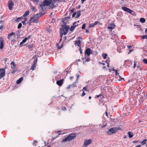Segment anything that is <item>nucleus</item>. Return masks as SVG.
Wrapping results in <instances>:
<instances>
[{"mask_svg":"<svg viewBox=\"0 0 147 147\" xmlns=\"http://www.w3.org/2000/svg\"><path fill=\"white\" fill-rule=\"evenodd\" d=\"M70 11L71 13H72L74 12V10L73 9H71Z\"/></svg>","mask_w":147,"mask_h":147,"instance_id":"62","label":"nucleus"},{"mask_svg":"<svg viewBox=\"0 0 147 147\" xmlns=\"http://www.w3.org/2000/svg\"><path fill=\"white\" fill-rule=\"evenodd\" d=\"M76 23V22H74V23L73 25L71 27L70 29V31H73L74 30V29L75 28L76 26H77L76 25H75Z\"/></svg>","mask_w":147,"mask_h":147,"instance_id":"14","label":"nucleus"},{"mask_svg":"<svg viewBox=\"0 0 147 147\" xmlns=\"http://www.w3.org/2000/svg\"><path fill=\"white\" fill-rule=\"evenodd\" d=\"M76 15V12H74L72 14V17H74Z\"/></svg>","mask_w":147,"mask_h":147,"instance_id":"45","label":"nucleus"},{"mask_svg":"<svg viewBox=\"0 0 147 147\" xmlns=\"http://www.w3.org/2000/svg\"><path fill=\"white\" fill-rule=\"evenodd\" d=\"M127 46V47L128 48H129V49H130L132 47V46H131L128 45Z\"/></svg>","mask_w":147,"mask_h":147,"instance_id":"58","label":"nucleus"},{"mask_svg":"<svg viewBox=\"0 0 147 147\" xmlns=\"http://www.w3.org/2000/svg\"><path fill=\"white\" fill-rule=\"evenodd\" d=\"M11 67L12 68L13 71H12L11 73L12 74H13L15 73L17 71L16 69V65L13 62H12L11 64Z\"/></svg>","mask_w":147,"mask_h":147,"instance_id":"5","label":"nucleus"},{"mask_svg":"<svg viewBox=\"0 0 147 147\" xmlns=\"http://www.w3.org/2000/svg\"><path fill=\"white\" fill-rule=\"evenodd\" d=\"M28 39V38H25L24 39H23L22 42H20V46L22 44L25 43L27 40Z\"/></svg>","mask_w":147,"mask_h":147,"instance_id":"17","label":"nucleus"},{"mask_svg":"<svg viewBox=\"0 0 147 147\" xmlns=\"http://www.w3.org/2000/svg\"><path fill=\"white\" fill-rule=\"evenodd\" d=\"M0 49H2L4 46V40L2 37L0 38Z\"/></svg>","mask_w":147,"mask_h":147,"instance_id":"9","label":"nucleus"},{"mask_svg":"<svg viewBox=\"0 0 147 147\" xmlns=\"http://www.w3.org/2000/svg\"><path fill=\"white\" fill-rule=\"evenodd\" d=\"M37 59H35L34 61V65H36V63L37 61Z\"/></svg>","mask_w":147,"mask_h":147,"instance_id":"44","label":"nucleus"},{"mask_svg":"<svg viewBox=\"0 0 147 147\" xmlns=\"http://www.w3.org/2000/svg\"><path fill=\"white\" fill-rule=\"evenodd\" d=\"M29 11H27L25 12L22 16L24 17H26L29 15Z\"/></svg>","mask_w":147,"mask_h":147,"instance_id":"18","label":"nucleus"},{"mask_svg":"<svg viewBox=\"0 0 147 147\" xmlns=\"http://www.w3.org/2000/svg\"><path fill=\"white\" fill-rule=\"evenodd\" d=\"M69 26H66L63 28L62 30H61L62 32L63 33V34L65 35L68 32L69 29Z\"/></svg>","mask_w":147,"mask_h":147,"instance_id":"6","label":"nucleus"},{"mask_svg":"<svg viewBox=\"0 0 147 147\" xmlns=\"http://www.w3.org/2000/svg\"><path fill=\"white\" fill-rule=\"evenodd\" d=\"M31 9L33 11H36V10L35 8V7L33 6H31Z\"/></svg>","mask_w":147,"mask_h":147,"instance_id":"32","label":"nucleus"},{"mask_svg":"<svg viewBox=\"0 0 147 147\" xmlns=\"http://www.w3.org/2000/svg\"><path fill=\"white\" fill-rule=\"evenodd\" d=\"M86 94V93H85L83 91V92L82 94V96H84Z\"/></svg>","mask_w":147,"mask_h":147,"instance_id":"53","label":"nucleus"},{"mask_svg":"<svg viewBox=\"0 0 147 147\" xmlns=\"http://www.w3.org/2000/svg\"><path fill=\"white\" fill-rule=\"evenodd\" d=\"M36 66V65H34H34L31 67V69H32V70H33L35 68Z\"/></svg>","mask_w":147,"mask_h":147,"instance_id":"35","label":"nucleus"},{"mask_svg":"<svg viewBox=\"0 0 147 147\" xmlns=\"http://www.w3.org/2000/svg\"><path fill=\"white\" fill-rule=\"evenodd\" d=\"M92 140L91 139L86 140H85L84 143V145L86 146L92 143Z\"/></svg>","mask_w":147,"mask_h":147,"instance_id":"8","label":"nucleus"},{"mask_svg":"<svg viewBox=\"0 0 147 147\" xmlns=\"http://www.w3.org/2000/svg\"><path fill=\"white\" fill-rule=\"evenodd\" d=\"M22 24L21 23H20L18 26V29H20L22 27Z\"/></svg>","mask_w":147,"mask_h":147,"instance_id":"39","label":"nucleus"},{"mask_svg":"<svg viewBox=\"0 0 147 147\" xmlns=\"http://www.w3.org/2000/svg\"><path fill=\"white\" fill-rule=\"evenodd\" d=\"M63 32H62L60 34V37L61 38L60 40L61 39V38L63 36Z\"/></svg>","mask_w":147,"mask_h":147,"instance_id":"49","label":"nucleus"},{"mask_svg":"<svg viewBox=\"0 0 147 147\" xmlns=\"http://www.w3.org/2000/svg\"><path fill=\"white\" fill-rule=\"evenodd\" d=\"M80 52L81 54H82V52L81 50V48H80Z\"/></svg>","mask_w":147,"mask_h":147,"instance_id":"56","label":"nucleus"},{"mask_svg":"<svg viewBox=\"0 0 147 147\" xmlns=\"http://www.w3.org/2000/svg\"><path fill=\"white\" fill-rule=\"evenodd\" d=\"M76 76L77 77V78L76 79V82H78V80L79 78L80 77V76L79 74H77L76 75Z\"/></svg>","mask_w":147,"mask_h":147,"instance_id":"42","label":"nucleus"},{"mask_svg":"<svg viewBox=\"0 0 147 147\" xmlns=\"http://www.w3.org/2000/svg\"><path fill=\"white\" fill-rule=\"evenodd\" d=\"M69 78L70 80H72L74 78V77L71 76Z\"/></svg>","mask_w":147,"mask_h":147,"instance_id":"55","label":"nucleus"},{"mask_svg":"<svg viewBox=\"0 0 147 147\" xmlns=\"http://www.w3.org/2000/svg\"><path fill=\"white\" fill-rule=\"evenodd\" d=\"M3 28V26H0V30H2Z\"/></svg>","mask_w":147,"mask_h":147,"instance_id":"59","label":"nucleus"},{"mask_svg":"<svg viewBox=\"0 0 147 147\" xmlns=\"http://www.w3.org/2000/svg\"><path fill=\"white\" fill-rule=\"evenodd\" d=\"M127 12L130 14H132V13H134V12L133 10L129 8H128Z\"/></svg>","mask_w":147,"mask_h":147,"instance_id":"29","label":"nucleus"},{"mask_svg":"<svg viewBox=\"0 0 147 147\" xmlns=\"http://www.w3.org/2000/svg\"><path fill=\"white\" fill-rule=\"evenodd\" d=\"M86 27V25L85 24H84L82 26V29H84Z\"/></svg>","mask_w":147,"mask_h":147,"instance_id":"43","label":"nucleus"},{"mask_svg":"<svg viewBox=\"0 0 147 147\" xmlns=\"http://www.w3.org/2000/svg\"><path fill=\"white\" fill-rule=\"evenodd\" d=\"M143 61L145 64H147V59H144L143 60Z\"/></svg>","mask_w":147,"mask_h":147,"instance_id":"36","label":"nucleus"},{"mask_svg":"<svg viewBox=\"0 0 147 147\" xmlns=\"http://www.w3.org/2000/svg\"><path fill=\"white\" fill-rule=\"evenodd\" d=\"M31 0L33 1H34V2H38L39 1V0Z\"/></svg>","mask_w":147,"mask_h":147,"instance_id":"52","label":"nucleus"},{"mask_svg":"<svg viewBox=\"0 0 147 147\" xmlns=\"http://www.w3.org/2000/svg\"><path fill=\"white\" fill-rule=\"evenodd\" d=\"M112 70L113 71H115L116 70L114 68H112Z\"/></svg>","mask_w":147,"mask_h":147,"instance_id":"64","label":"nucleus"},{"mask_svg":"<svg viewBox=\"0 0 147 147\" xmlns=\"http://www.w3.org/2000/svg\"><path fill=\"white\" fill-rule=\"evenodd\" d=\"M115 75L117 76H119V78H120V76L119 75V73L117 72L118 71L117 70H116L115 71Z\"/></svg>","mask_w":147,"mask_h":147,"instance_id":"37","label":"nucleus"},{"mask_svg":"<svg viewBox=\"0 0 147 147\" xmlns=\"http://www.w3.org/2000/svg\"><path fill=\"white\" fill-rule=\"evenodd\" d=\"M4 77L3 76H2L0 74V79L2 78H3V77Z\"/></svg>","mask_w":147,"mask_h":147,"instance_id":"57","label":"nucleus"},{"mask_svg":"<svg viewBox=\"0 0 147 147\" xmlns=\"http://www.w3.org/2000/svg\"><path fill=\"white\" fill-rule=\"evenodd\" d=\"M109 60H106V61H105V62L107 63V64L108 63H109Z\"/></svg>","mask_w":147,"mask_h":147,"instance_id":"61","label":"nucleus"},{"mask_svg":"<svg viewBox=\"0 0 147 147\" xmlns=\"http://www.w3.org/2000/svg\"><path fill=\"white\" fill-rule=\"evenodd\" d=\"M63 79L57 81L56 83L57 85L60 86H62L63 82Z\"/></svg>","mask_w":147,"mask_h":147,"instance_id":"12","label":"nucleus"},{"mask_svg":"<svg viewBox=\"0 0 147 147\" xmlns=\"http://www.w3.org/2000/svg\"><path fill=\"white\" fill-rule=\"evenodd\" d=\"M76 137L75 134H71L68 135L67 137L63 139L62 142H67L68 141L74 140Z\"/></svg>","mask_w":147,"mask_h":147,"instance_id":"1","label":"nucleus"},{"mask_svg":"<svg viewBox=\"0 0 147 147\" xmlns=\"http://www.w3.org/2000/svg\"><path fill=\"white\" fill-rule=\"evenodd\" d=\"M27 46L29 49H30L33 47V45L32 44H30L27 45Z\"/></svg>","mask_w":147,"mask_h":147,"instance_id":"30","label":"nucleus"},{"mask_svg":"<svg viewBox=\"0 0 147 147\" xmlns=\"http://www.w3.org/2000/svg\"><path fill=\"white\" fill-rule=\"evenodd\" d=\"M140 143L142 145H144L147 143V139H145L141 142H140ZM147 146V144L146 145Z\"/></svg>","mask_w":147,"mask_h":147,"instance_id":"16","label":"nucleus"},{"mask_svg":"<svg viewBox=\"0 0 147 147\" xmlns=\"http://www.w3.org/2000/svg\"><path fill=\"white\" fill-rule=\"evenodd\" d=\"M122 9H123L124 11L127 12L128 9V8L126 7L123 6L122 7Z\"/></svg>","mask_w":147,"mask_h":147,"instance_id":"26","label":"nucleus"},{"mask_svg":"<svg viewBox=\"0 0 147 147\" xmlns=\"http://www.w3.org/2000/svg\"><path fill=\"white\" fill-rule=\"evenodd\" d=\"M136 61H135L134 62V67H133V68H135V67H136Z\"/></svg>","mask_w":147,"mask_h":147,"instance_id":"47","label":"nucleus"},{"mask_svg":"<svg viewBox=\"0 0 147 147\" xmlns=\"http://www.w3.org/2000/svg\"><path fill=\"white\" fill-rule=\"evenodd\" d=\"M72 86H76H76H74V85H73L72 84V85H69V86H68L67 87V89H69L71 87H72Z\"/></svg>","mask_w":147,"mask_h":147,"instance_id":"38","label":"nucleus"},{"mask_svg":"<svg viewBox=\"0 0 147 147\" xmlns=\"http://www.w3.org/2000/svg\"><path fill=\"white\" fill-rule=\"evenodd\" d=\"M108 28L109 29V30H111L113 29V28L111 26H109L108 27Z\"/></svg>","mask_w":147,"mask_h":147,"instance_id":"46","label":"nucleus"},{"mask_svg":"<svg viewBox=\"0 0 147 147\" xmlns=\"http://www.w3.org/2000/svg\"><path fill=\"white\" fill-rule=\"evenodd\" d=\"M80 13L81 11H80V10H79V12L77 13L76 16L75 17L76 18H78L80 16Z\"/></svg>","mask_w":147,"mask_h":147,"instance_id":"27","label":"nucleus"},{"mask_svg":"<svg viewBox=\"0 0 147 147\" xmlns=\"http://www.w3.org/2000/svg\"><path fill=\"white\" fill-rule=\"evenodd\" d=\"M141 38H142L143 39H147V35H144L141 36Z\"/></svg>","mask_w":147,"mask_h":147,"instance_id":"34","label":"nucleus"},{"mask_svg":"<svg viewBox=\"0 0 147 147\" xmlns=\"http://www.w3.org/2000/svg\"><path fill=\"white\" fill-rule=\"evenodd\" d=\"M5 71L4 69H0V74L4 77L5 75Z\"/></svg>","mask_w":147,"mask_h":147,"instance_id":"13","label":"nucleus"},{"mask_svg":"<svg viewBox=\"0 0 147 147\" xmlns=\"http://www.w3.org/2000/svg\"><path fill=\"white\" fill-rule=\"evenodd\" d=\"M83 89L84 90L86 91H87V89L86 87H84L83 88Z\"/></svg>","mask_w":147,"mask_h":147,"instance_id":"51","label":"nucleus"},{"mask_svg":"<svg viewBox=\"0 0 147 147\" xmlns=\"http://www.w3.org/2000/svg\"><path fill=\"white\" fill-rule=\"evenodd\" d=\"M127 134L128 135V136L129 138H131L133 136V133L130 132H128L127 133Z\"/></svg>","mask_w":147,"mask_h":147,"instance_id":"20","label":"nucleus"},{"mask_svg":"<svg viewBox=\"0 0 147 147\" xmlns=\"http://www.w3.org/2000/svg\"><path fill=\"white\" fill-rule=\"evenodd\" d=\"M107 56V55L106 53H103L102 54V56L104 59H105L106 58Z\"/></svg>","mask_w":147,"mask_h":147,"instance_id":"28","label":"nucleus"},{"mask_svg":"<svg viewBox=\"0 0 147 147\" xmlns=\"http://www.w3.org/2000/svg\"><path fill=\"white\" fill-rule=\"evenodd\" d=\"M125 63L127 64V65L128 64V65L129 66H130L132 64V62L129 60L125 61Z\"/></svg>","mask_w":147,"mask_h":147,"instance_id":"19","label":"nucleus"},{"mask_svg":"<svg viewBox=\"0 0 147 147\" xmlns=\"http://www.w3.org/2000/svg\"><path fill=\"white\" fill-rule=\"evenodd\" d=\"M14 3L11 0H9L8 2V7L9 10H11L14 6Z\"/></svg>","mask_w":147,"mask_h":147,"instance_id":"7","label":"nucleus"},{"mask_svg":"<svg viewBox=\"0 0 147 147\" xmlns=\"http://www.w3.org/2000/svg\"><path fill=\"white\" fill-rule=\"evenodd\" d=\"M38 14L35 15L34 17H31L29 21V23L32 22L37 23L38 22V18H37Z\"/></svg>","mask_w":147,"mask_h":147,"instance_id":"3","label":"nucleus"},{"mask_svg":"<svg viewBox=\"0 0 147 147\" xmlns=\"http://www.w3.org/2000/svg\"><path fill=\"white\" fill-rule=\"evenodd\" d=\"M134 143H136L137 142H140L138 141H134L133 142Z\"/></svg>","mask_w":147,"mask_h":147,"instance_id":"54","label":"nucleus"},{"mask_svg":"<svg viewBox=\"0 0 147 147\" xmlns=\"http://www.w3.org/2000/svg\"><path fill=\"white\" fill-rule=\"evenodd\" d=\"M23 78L22 77L20 78V79L16 81V83L17 84H20L21 82L22 81Z\"/></svg>","mask_w":147,"mask_h":147,"instance_id":"21","label":"nucleus"},{"mask_svg":"<svg viewBox=\"0 0 147 147\" xmlns=\"http://www.w3.org/2000/svg\"><path fill=\"white\" fill-rule=\"evenodd\" d=\"M92 51L91 49L89 48H87L85 50V53L88 56H89L90 54L92 53Z\"/></svg>","mask_w":147,"mask_h":147,"instance_id":"10","label":"nucleus"},{"mask_svg":"<svg viewBox=\"0 0 147 147\" xmlns=\"http://www.w3.org/2000/svg\"><path fill=\"white\" fill-rule=\"evenodd\" d=\"M118 129L117 127H113L109 129L107 131V134L109 135H111L117 132Z\"/></svg>","mask_w":147,"mask_h":147,"instance_id":"4","label":"nucleus"},{"mask_svg":"<svg viewBox=\"0 0 147 147\" xmlns=\"http://www.w3.org/2000/svg\"><path fill=\"white\" fill-rule=\"evenodd\" d=\"M23 18V16H22V17H20L17 18V19H16V21L18 22V20L20 19H21V18Z\"/></svg>","mask_w":147,"mask_h":147,"instance_id":"48","label":"nucleus"},{"mask_svg":"<svg viewBox=\"0 0 147 147\" xmlns=\"http://www.w3.org/2000/svg\"><path fill=\"white\" fill-rule=\"evenodd\" d=\"M95 24V22L94 23H92V24H90L88 26L89 28H92V27H93L95 25V24Z\"/></svg>","mask_w":147,"mask_h":147,"instance_id":"23","label":"nucleus"},{"mask_svg":"<svg viewBox=\"0 0 147 147\" xmlns=\"http://www.w3.org/2000/svg\"><path fill=\"white\" fill-rule=\"evenodd\" d=\"M37 143V141L36 140H34V141L32 144L33 145H34V146H35L36 145V144Z\"/></svg>","mask_w":147,"mask_h":147,"instance_id":"33","label":"nucleus"},{"mask_svg":"<svg viewBox=\"0 0 147 147\" xmlns=\"http://www.w3.org/2000/svg\"><path fill=\"white\" fill-rule=\"evenodd\" d=\"M95 25H96L97 24L99 25H101L102 23L99 22L98 21H96L95 22Z\"/></svg>","mask_w":147,"mask_h":147,"instance_id":"31","label":"nucleus"},{"mask_svg":"<svg viewBox=\"0 0 147 147\" xmlns=\"http://www.w3.org/2000/svg\"><path fill=\"white\" fill-rule=\"evenodd\" d=\"M45 146H47V144H48L47 142H45Z\"/></svg>","mask_w":147,"mask_h":147,"instance_id":"50","label":"nucleus"},{"mask_svg":"<svg viewBox=\"0 0 147 147\" xmlns=\"http://www.w3.org/2000/svg\"><path fill=\"white\" fill-rule=\"evenodd\" d=\"M27 19L25 18V20L24 21H22V23L24 24H26V20Z\"/></svg>","mask_w":147,"mask_h":147,"instance_id":"41","label":"nucleus"},{"mask_svg":"<svg viewBox=\"0 0 147 147\" xmlns=\"http://www.w3.org/2000/svg\"><path fill=\"white\" fill-rule=\"evenodd\" d=\"M55 3V2L53 1V0H45L43 1V4L45 6L53 7Z\"/></svg>","mask_w":147,"mask_h":147,"instance_id":"2","label":"nucleus"},{"mask_svg":"<svg viewBox=\"0 0 147 147\" xmlns=\"http://www.w3.org/2000/svg\"><path fill=\"white\" fill-rule=\"evenodd\" d=\"M15 34V33L14 32H12L10 34H8V37L7 38L9 40H11L13 41V40L11 39V36L14 35Z\"/></svg>","mask_w":147,"mask_h":147,"instance_id":"11","label":"nucleus"},{"mask_svg":"<svg viewBox=\"0 0 147 147\" xmlns=\"http://www.w3.org/2000/svg\"><path fill=\"white\" fill-rule=\"evenodd\" d=\"M140 22L142 23H144L145 22V19L144 18H141L140 20Z\"/></svg>","mask_w":147,"mask_h":147,"instance_id":"25","label":"nucleus"},{"mask_svg":"<svg viewBox=\"0 0 147 147\" xmlns=\"http://www.w3.org/2000/svg\"><path fill=\"white\" fill-rule=\"evenodd\" d=\"M16 34L17 36L18 37H19L20 36V32L19 30H18L16 32Z\"/></svg>","mask_w":147,"mask_h":147,"instance_id":"24","label":"nucleus"},{"mask_svg":"<svg viewBox=\"0 0 147 147\" xmlns=\"http://www.w3.org/2000/svg\"><path fill=\"white\" fill-rule=\"evenodd\" d=\"M90 60V58H89L88 59H87L85 61H84L83 63L84 64H85L86 61H89Z\"/></svg>","mask_w":147,"mask_h":147,"instance_id":"40","label":"nucleus"},{"mask_svg":"<svg viewBox=\"0 0 147 147\" xmlns=\"http://www.w3.org/2000/svg\"><path fill=\"white\" fill-rule=\"evenodd\" d=\"M86 0H81V1L82 2V3H84V2Z\"/></svg>","mask_w":147,"mask_h":147,"instance_id":"63","label":"nucleus"},{"mask_svg":"<svg viewBox=\"0 0 147 147\" xmlns=\"http://www.w3.org/2000/svg\"><path fill=\"white\" fill-rule=\"evenodd\" d=\"M40 6L41 7V8L42 9V11H44L45 10V8H44L45 7V6L43 4H42L40 5Z\"/></svg>","mask_w":147,"mask_h":147,"instance_id":"22","label":"nucleus"},{"mask_svg":"<svg viewBox=\"0 0 147 147\" xmlns=\"http://www.w3.org/2000/svg\"><path fill=\"white\" fill-rule=\"evenodd\" d=\"M99 63L100 64H101L102 65H105V63H101V62H99Z\"/></svg>","mask_w":147,"mask_h":147,"instance_id":"60","label":"nucleus"},{"mask_svg":"<svg viewBox=\"0 0 147 147\" xmlns=\"http://www.w3.org/2000/svg\"><path fill=\"white\" fill-rule=\"evenodd\" d=\"M75 44L77 45L80 48L81 47V41L80 40H76L75 42Z\"/></svg>","mask_w":147,"mask_h":147,"instance_id":"15","label":"nucleus"}]
</instances>
